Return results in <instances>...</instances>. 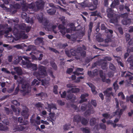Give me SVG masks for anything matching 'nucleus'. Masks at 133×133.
I'll return each instance as SVG.
<instances>
[{"label":"nucleus","mask_w":133,"mask_h":133,"mask_svg":"<svg viewBox=\"0 0 133 133\" xmlns=\"http://www.w3.org/2000/svg\"><path fill=\"white\" fill-rule=\"evenodd\" d=\"M99 126L101 129L104 130H106V127L105 125L103 123H101L99 124Z\"/></svg>","instance_id":"obj_46"},{"label":"nucleus","mask_w":133,"mask_h":133,"mask_svg":"<svg viewBox=\"0 0 133 133\" xmlns=\"http://www.w3.org/2000/svg\"><path fill=\"white\" fill-rule=\"evenodd\" d=\"M70 26L71 28L70 29L69 28L66 29V32L67 33L71 32L72 30H77L76 28H75V26L73 23H71L70 24Z\"/></svg>","instance_id":"obj_16"},{"label":"nucleus","mask_w":133,"mask_h":133,"mask_svg":"<svg viewBox=\"0 0 133 133\" xmlns=\"http://www.w3.org/2000/svg\"><path fill=\"white\" fill-rule=\"evenodd\" d=\"M126 72V71H122L121 73V76L122 77H125V78L127 77H129L131 76V75H133V73H132L128 71V73L126 74V75H125V74Z\"/></svg>","instance_id":"obj_19"},{"label":"nucleus","mask_w":133,"mask_h":133,"mask_svg":"<svg viewBox=\"0 0 133 133\" xmlns=\"http://www.w3.org/2000/svg\"><path fill=\"white\" fill-rule=\"evenodd\" d=\"M118 96L119 97L121 96V98L122 100H124L125 99V96L122 92H119L118 94Z\"/></svg>","instance_id":"obj_48"},{"label":"nucleus","mask_w":133,"mask_h":133,"mask_svg":"<svg viewBox=\"0 0 133 133\" xmlns=\"http://www.w3.org/2000/svg\"><path fill=\"white\" fill-rule=\"evenodd\" d=\"M35 84L37 85H38L39 84V82L37 79H34V80L31 82V85H34Z\"/></svg>","instance_id":"obj_39"},{"label":"nucleus","mask_w":133,"mask_h":133,"mask_svg":"<svg viewBox=\"0 0 133 133\" xmlns=\"http://www.w3.org/2000/svg\"><path fill=\"white\" fill-rule=\"evenodd\" d=\"M98 0H94V3L95 5V6H89L88 5H84V3H81V5L82 7L83 8H84L85 6H90L89 8V10H95L96 8L97 7V5L98 4Z\"/></svg>","instance_id":"obj_9"},{"label":"nucleus","mask_w":133,"mask_h":133,"mask_svg":"<svg viewBox=\"0 0 133 133\" xmlns=\"http://www.w3.org/2000/svg\"><path fill=\"white\" fill-rule=\"evenodd\" d=\"M37 18L40 22L42 23L45 26H46L45 28L47 29L48 30L52 31L55 34L57 33L56 30L57 25H52L51 24H49L48 25V21L45 18L43 17L42 14H40L38 15Z\"/></svg>","instance_id":"obj_2"},{"label":"nucleus","mask_w":133,"mask_h":133,"mask_svg":"<svg viewBox=\"0 0 133 133\" xmlns=\"http://www.w3.org/2000/svg\"><path fill=\"white\" fill-rule=\"evenodd\" d=\"M57 102L58 105L61 106L64 105L65 104L64 102L62 101L61 100H58Z\"/></svg>","instance_id":"obj_49"},{"label":"nucleus","mask_w":133,"mask_h":133,"mask_svg":"<svg viewBox=\"0 0 133 133\" xmlns=\"http://www.w3.org/2000/svg\"><path fill=\"white\" fill-rule=\"evenodd\" d=\"M77 54L80 53L81 56L83 57H84L86 56V52L85 51L82 50V48L81 47L77 48Z\"/></svg>","instance_id":"obj_12"},{"label":"nucleus","mask_w":133,"mask_h":133,"mask_svg":"<svg viewBox=\"0 0 133 133\" xmlns=\"http://www.w3.org/2000/svg\"><path fill=\"white\" fill-rule=\"evenodd\" d=\"M12 103L16 106H19L20 105V103L16 100H14L11 102Z\"/></svg>","instance_id":"obj_47"},{"label":"nucleus","mask_w":133,"mask_h":133,"mask_svg":"<svg viewBox=\"0 0 133 133\" xmlns=\"http://www.w3.org/2000/svg\"><path fill=\"white\" fill-rule=\"evenodd\" d=\"M107 66V63L105 62H103L101 65V68L103 70H105L106 69Z\"/></svg>","instance_id":"obj_43"},{"label":"nucleus","mask_w":133,"mask_h":133,"mask_svg":"<svg viewBox=\"0 0 133 133\" xmlns=\"http://www.w3.org/2000/svg\"><path fill=\"white\" fill-rule=\"evenodd\" d=\"M56 12V10L53 8L50 9L49 10H47V12L49 15H52L54 14Z\"/></svg>","instance_id":"obj_26"},{"label":"nucleus","mask_w":133,"mask_h":133,"mask_svg":"<svg viewBox=\"0 0 133 133\" xmlns=\"http://www.w3.org/2000/svg\"><path fill=\"white\" fill-rule=\"evenodd\" d=\"M35 106L37 108H42L43 107V104L41 102H38L35 105Z\"/></svg>","instance_id":"obj_61"},{"label":"nucleus","mask_w":133,"mask_h":133,"mask_svg":"<svg viewBox=\"0 0 133 133\" xmlns=\"http://www.w3.org/2000/svg\"><path fill=\"white\" fill-rule=\"evenodd\" d=\"M81 117L79 115H76L74 116L73 121L74 122H76L77 124L80 123L81 120Z\"/></svg>","instance_id":"obj_14"},{"label":"nucleus","mask_w":133,"mask_h":133,"mask_svg":"<svg viewBox=\"0 0 133 133\" xmlns=\"http://www.w3.org/2000/svg\"><path fill=\"white\" fill-rule=\"evenodd\" d=\"M112 87L108 88L104 91L103 92L105 96L108 98H110L111 96H114L113 93L112 91Z\"/></svg>","instance_id":"obj_7"},{"label":"nucleus","mask_w":133,"mask_h":133,"mask_svg":"<svg viewBox=\"0 0 133 133\" xmlns=\"http://www.w3.org/2000/svg\"><path fill=\"white\" fill-rule=\"evenodd\" d=\"M119 3L118 0H114L111 5V8H114L116 5H118Z\"/></svg>","instance_id":"obj_30"},{"label":"nucleus","mask_w":133,"mask_h":133,"mask_svg":"<svg viewBox=\"0 0 133 133\" xmlns=\"http://www.w3.org/2000/svg\"><path fill=\"white\" fill-rule=\"evenodd\" d=\"M43 78H40V79L41 80L39 81H41L42 85H45L47 83V81L45 79H42Z\"/></svg>","instance_id":"obj_45"},{"label":"nucleus","mask_w":133,"mask_h":133,"mask_svg":"<svg viewBox=\"0 0 133 133\" xmlns=\"http://www.w3.org/2000/svg\"><path fill=\"white\" fill-rule=\"evenodd\" d=\"M81 121L82 124L83 125H86L88 123V120L84 117H83L81 118Z\"/></svg>","instance_id":"obj_25"},{"label":"nucleus","mask_w":133,"mask_h":133,"mask_svg":"<svg viewBox=\"0 0 133 133\" xmlns=\"http://www.w3.org/2000/svg\"><path fill=\"white\" fill-rule=\"evenodd\" d=\"M48 73H49V75L52 77L53 78H55V77L53 75V73L52 71L51 70H49L48 71Z\"/></svg>","instance_id":"obj_53"},{"label":"nucleus","mask_w":133,"mask_h":133,"mask_svg":"<svg viewBox=\"0 0 133 133\" xmlns=\"http://www.w3.org/2000/svg\"><path fill=\"white\" fill-rule=\"evenodd\" d=\"M21 115L23 116L24 119H27L28 118L29 114H28V109L23 110L21 112Z\"/></svg>","instance_id":"obj_11"},{"label":"nucleus","mask_w":133,"mask_h":133,"mask_svg":"<svg viewBox=\"0 0 133 133\" xmlns=\"http://www.w3.org/2000/svg\"><path fill=\"white\" fill-rule=\"evenodd\" d=\"M83 131L85 133H90V131L89 129L86 128H83L82 129Z\"/></svg>","instance_id":"obj_57"},{"label":"nucleus","mask_w":133,"mask_h":133,"mask_svg":"<svg viewBox=\"0 0 133 133\" xmlns=\"http://www.w3.org/2000/svg\"><path fill=\"white\" fill-rule=\"evenodd\" d=\"M122 22L123 24L125 25H126L128 24H130L131 23V20L130 19H123L122 20Z\"/></svg>","instance_id":"obj_22"},{"label":"nucleus","mask_w":133,"mask_h":133,"mask_svg":"<svg viewBox=\"0 0 133 133\" xmlns=\"http://www.w3.org/2000/svg\"><path fill=\"white\" fill-rule=\"evenodd\" d=\"M87 84L91 88V90L93 94L96 95L97 93V92L96 90V87L92 83H88Z\"/></svg>","instance_id":"obj_13"},{"label":"nucleus","mask_w":133,"mask_h":133,"mask_svg":"<svg viewBox=\"0 0 133 133\" xmlns=\"http://www.w3.org/2000/svg\"><path fill=\"white\" fill-rule=\"evenodd\" d=\"M24 46H26V45L24 44L23 43L21 45L18 44L15 45L14 47L18 49H22Z\"/></svg>","instance_id":"obj_29"},{"label":"nucleus","mask_w":133,"mask_h":133,"mask_svg":"<svg viewBox=\"0 0 133 133\" xmlns=\"http://www.w3.org/2000/svg\"><path fill=\"white\" fill-rule=\"evenodd\" d=\"M76 99V96L72 94H69L67 95L66 97V99L67 100H72L74 101Z\"/></svg>","instance_id":"obj_18"},{"label":"nucleus","mask_w":133,"mask_h":133,"mask_svg":"<svg viewBox=\"0 0 133 133\" xmlns=\"http://www.w3.org/2000/svg\"><path fill=\"white\" fill-rule=\"evenodd\" d=\"M18 121L20 123H22L23 124H26V123L25 122L24 123L23 122V120L22 117H19L18 119Z\"/></svg>","instance_id":"obj_54"},{"label":"nucleus","mask_w":133,"mask_h":133,"mask_svg":"<svg viewBox=\"0 0 133 133\" xmlns=\"http://www.w3.org/2000/svg\"><path fill=\"white\" fill-rule=\"evenodd\" d=\"M20 83L22 84V90L21 91L23 92V95L24 96L29 93L31 91V87L29 83L26 82H24L23 80H21Z\"/></svg>","instance_id":"obj_6"},{"label":"nucleus","mask_w":133,"mask_h":133,"mask_svg":"<svg viewBox=\"0 0 133 133\" xmlns=\"http://www.w3.org/2000/svg\"><path fill=\"white\" fill-rule=\"evenodd\" d=\"M26 27V25L24 23H23L19 26V28L22 30H25Z\"/></svg>","instance_id":"obj_55"},{"label":"nucleus","mask_w":133,"mask_h":133,"mask_svg":"<svg viewBox=\"0 0 133 133\" xmlns=\"http://www.w3.org/2000/svg\"><path fill=\"white\" fill-rule=\"evenodd\" d=\"M107 12L108 17L109 18H111L110 20V22L115 25H117L119 20L120 16L114 13L113 10L110 8L107 9Z\"/></svg>","instance_id":"obj_4"},{"label":"nucleus","mask_w":133,"mask_h":133,"mask_svg":"<svg viewBox=\"0 0 133 133\" xmlns=\"http://www.w3.org/2000/svg\"><path fill=\"white\" fill-rule=\"evenodd\" d=\"M99 75L100 77L102 78V81L103 82H105L106 80V77L105 75H103V71L102 70L99 71Z\"/></svg>","instance_id":"obj_24"},{"label":"nucleus","mask_w":133,"mask_h":133,"mask_svg":"<svg viewBox=\"0 0 133 133\" xmlns=\"http://www.w3.org/2000/svg\"><path fill=\"white\" fill-rule=\"evenodd\" d=\"M112 60V58L110 57L106 56L104 57V60L105 61H110Z\"/></svg>","instance_id":"obj_63"},{"label":"nucleus","mask_w":133,"mask_h":133,"mask_svg":"<svg viewBox=\"0 0 133 133\" xmlns=\"http://www.w3.org/2000/svg\"><path fill=\"white\" fill-rule=\"evenodd\" d=\"M66 96V93L65 91L63 92L62 94H61V96L62 98H65Z\"/></svg>","instance_id":"obj_64"},{"label":"nucleus","mask_w":133,"mask_h":133,"mask_svg":"<svg viewBox=\"0 0 133 133\" xmlns=\"http://www.w3.org/2000/svg\"><path fill=\"white\" fill-rule=\"evenodd\" d=\"M58 88V86L55 85L54 86L53 89V92L56 95H57L58 94L57 89Z\"/></svg>","instance_id":"obj_41"},{"label":"nucleus","mask_w":133,"mask_h":133,"mask_svg":"<svg viewBox=\"0 0 133 133\" xmlns=\"http://www.w3.org/2000/svg\"><path fill=\"white\" fill-rule=\"evenodd\" d=\"M91 114V112L90 109H88L85 112L84 114V115L85 117L88 116H89Z\"/></svg>","instance_id":"obj_40"},{"label":"nucleus","mask_w":133,"mask_h":133,"mask_svg":"<svg viewBox=\"0 0 133 133\" xmlns=\"http://www.w3.org/2000/svg\"><path fill=\"white\" fill-rule=\"evenodd\" d=\"M89 94H82L80 96V98L82 99H86L85 97L89 96Z\"/></svg>","instance_id":"obj_60"},{"label":"nucleus","mask_w":133,"mask_h":133,"mask_svg":"<svg viewBox=\"0 0 133 133\" xmlns=\"http://www.w3.org/2000/svg\"><path fill=\"white\" fill-rule=\"evenodd\" d=\"M128 62L130 63V66L133 63V56L131 55L127 59Z\"/></svg>","instance_id":"obj_34"},{"label":"nucleus","mask_w":133,"mask_h":133,"mask_svg":"<svg viewBox=\"0 0 133 133\" xmlns=\"http://www.w3.org/2000/svg\"><path fill=\"white\" fill-rule=\"evenodd\" d=\"M11 28H9L7 29L5 31H0V35H2L5 34V36L6 37H10L12 39V42H14V41H17L18 39L22 37L23 39H26L27 37V36L24 34V32L22 31L21 32H19L16 29H15L13 31L14 34L15 36V38L12 37L10 34H8V33L11 31Z\"/></svg>","instance_id":"obj_1"},{"label":"nucleus","mask_w":133,"mask_h":133,"mask_svg":"<svg viewBox=\"0 0 133 133\" xmlns=\"http://www.w3.org/2000/svg\"><path fill=\"white\" fill-rule=\"evenodd\" d=\"M5 120L4 121H0V130L3 131H5L8 129V128L7 126H5L4 125L5 124V125H8L9 123V122H5Z\"/></svg>","instance_id":"obj_8"},{"label":"nucleus","mask_w":133,"mask_h":133,"mask_svg":"<svg viewBox=\"0 0 133 133\" xmlns=\"http://www.w3.org/2000/svg\"><path fill=\"white\" fill-rule=\"evenodd\" d=\"M19 90V85H18L17 87L16 88L15 91L14 92V95L17 94Z\"/></svg>","instance_id":"obj_44"},{"label":"nucleus","mask_w":133,"mask_h":133,"mask_svg":"<svg viewBox=\"0 0 133 133\" xmlns=\"http://www.w3.org/2000/svg\"><path fill=\"white\" fill-rule=\"evenodd\" d=\"M1 71L7 74L10 73V72L9 71L7 70L6 69L4 68H2L1 69Z\"/></svg>","instance_id":"obj_62"},{"label":"nucleus","mask_w":133,"mask_h":133,"mask_svg":"<svg viewBox=\"0 0 133 133\" xmlns=\"http://www.w3.org/2000/svg\"><path fill=\"white\" fill-rule=\"evenodd\" d=\"M79 35L81 36L82 37L85 34V31H84V29H83L81 30H80L79 31Z\"/></svg>","instance_id":"obj_51"},{"label":"nucleus","mask_w":133,"mask_h":133,"mask_svg":"<svg viewBox=\"0 0 133 133\" xmlns=\"http://www.w3.org/2000/svg\"><path fill=\"white\" fill-rule=\"evenodd\" d=\"M109 68L111 70L113 71H115L116 69L115 66L112 63L110 64Z\"/></svg>","instance_id":"obj_50"},{"label":"nucleus","mask_w":133,"mask_h":133,"mask_svg":"<svg viewBox=\"0 0 133 133\" xmlns=\"http://www.w3.org/2000/svg\"><path fill=\"white\" fill-rule=\"evenodd\" d=\"M80 91V89L78 88H72L71 89L67 91V93H69L72 92L73 93H76L79 92Z\"/></svg>","instance_id":"obj_15"},{"label":"nucleus","mask_w":133,"mask_h":133,"mask_svg":"<svg viewBox=\"0 0 133 133\" xmlns=\"http://www.w3.org/2000/svg\"><path fill=\"white\" fill-rule=\"evenodd\" d=\"M49 49L56 54L59 53V52L57 50L54 48L49 47Z\"/></svg>","instance_id":"obj_59"},{"label":"nucleus","mask_w":133,"mask_h":133,"mask_svg":"<svg viewBox=\"0 0 133 133\" xmlns=\"http://www.w3.org/2000/svg\"><path fill=\"white\" fill-rule=\"evenodd\" d=\"M93 23L90 22L89 25V29L88 32V38L89 39L90 38L91 32L92 31V29L93 26Z\"/></svg>","instance_id":"obj_20"},{"label":"nucleus","mask_w":133,"mask_h":133,"mask_svg":"<svg viewBox=\"0 0 133 133\" xmlns=\"http://www.w3.org/2000/svg\"><path fill=\"white\" fill-rule=\"evenodd\" d=\"M38 69L37 71L34 72L33 74L38 80H40V78H44L46 76V68L45 66L39 65Z\"/></svg>","instance_id":"obj_5"},{"label":"nucleus","mask_w":133,"mask_h":133,"mask_svg":"<svg viewBox=\"0 0 133 133\" xmlns=\"http://www.w3.org/2000/svg\"><path fill=\"white\" fill-rule=\"evenodd\" d=\"M15 129L16 131H22L24 129V127L23 125H19L17 126Z\"/></svg>","instance_id":"obj_27"},{"label":"nucleus","mask_w":133,"mask_h":133,"mask_svg":"<svg viewBox=\"0 0 133 133\" xmlns=\"http://www.w3.org/2000/svg\"><path fill=\"white\" fill-rule=\"evenodd\" d=\"M4 110L5 112L7 115H9L10 114H12V111L11 109L6 107H4Z\"/></svg>","instance_id":"obj_31"},{"label":"nucleus","mask_w":133,"mask_h":133,"mask_svg":"<svg viewBox=\"0 0 133 133\" xmlns=\"http://www.w3.org/2000/svg\"><path fill=\"white\" fill-rule=\"evenodd\" d=\"M31 68L32 69L33 71H36L38 68L37 67V65L36 64H32V66Z\"/></svg>","instance_id":"obj_52"},{"label":"nucleus","mask_w":133,"mask_h":133,"mask_svg":"<svg viewBox=\"0 0 133 133\" xmlns=\"http://www.w3.org/2000/svg\"><path fill=\"white\" fill-rule=\"evenodd\" d=\"M98 55L94 56L93 57H92L91 58V57L90 58H87L86 60V62L88 63L90 61L92 60V59H94L95 57H97Z\"/></svg>","instance_id":"obj_56"},{"label":"nucleus","mask_w":133,"mask_h":133,"mask_svg":"<svg viewBox=\"0 0 133 133\" xmlns=\"http://www.w3.org/2000/svg\"><path fill=\"white\" fill-rule=\"evenodd\" d=\"M58 28L60 32L61 33L63 36L64 35L66 32V29L65 26L62 24H60L58 25Z\"/></svg>","instance_id":"obj_10"},{"label":"nucleus","mask_w":133,"mask_h":133,"mask_svg":"<svg viewBox=\"0 0 133 133\" xmlns=\"http://www.w3.org/2000/svg\"><path fill=\"white\" fill-rule=\"evenodd\" d=\"M15 88V84L14 83L13 84L12 87L8 90V92L9 93H11V92H12L14 91V90Z\"/></svg>","instance_id":"obj_42"},{"label":"nucleus","mask_w":133,"mask_h":133,"mask_svg":"<svg viewBox=\"0 0 133 133\" xmlns=\"http://www.w3.org/2000/svg\"><path fill=\"white\" fill-rule=\"evenodd\" d=\"M49 114V116L47 118V120L50 121H54V118L55 115V113L50 112Z\"/></svg>","instance_id":"obj_17"},{"label":"nucleus","mask_w":133,"mask_h":133,"mask_svg":"<svg viewBox=\"0 0 133 133\" xmlns=\"http://www.w3.org/2000/svg\"><path fill=\"white\" fill-rule=\"evenodd\" d=\"M36 6L34 3H31V4H26L23 6L22 10L26 11L28 8L34 11H36L37 10L42 8L44 6V2L43 0H38L35 3Z\"/></svg>","instance_id":"obj_3"},{"label":"nucleus","mask_w":133,"mask_h":133,"mask_svg":"<svg viewBox=\"0 0 133 133\" xmlns=\"http://www.w3.org/2000/svg\"><path fill=\"white\" fill-rule=\"evenodd\" d=\"M70 53L71 55H72L73 56H75L77 55V49L76 50L73 49H71L70 50Z\"/></svg>","instance_id":"obj_38"},{"label":"nucleus","mask_w":133,"mask_h":133,"mask_svg":"<svg viewBox=\"0 0 133 133\" xmlns=\"http://www.w3.org/2000/svg\"><path fill=\"white\" fill-rule=\"evenodd\" d=\"M87 104L85 103H83L82 104L81 107V109L82 111H85L87 109Z\"/></svg>","instance_id":"obj_37"},{"label":"nucleus","mask_w":133,"mask_h":133,"mask_svg":"<svg viewBox=\"0 0 133 133\" xmlns=\"http://www.w3.org/2000/svg\"><path fill=\"white\" fill-rule=\"evenodd\" d=\"M96 122V119L95 117H92L91 118L89 121L90 125L92 126L94 125Z\"/></svg>","instance_id":"obj_21"},{"label":"nucleus","mask_w":133,"mask_h":133,"mask_svg":"<svg viewBox=\"0 0 133 133\" xmlns=\"http://www.w3.org/2000/svg\"><path fill=\"white\" fill-rule=\"evenodd\" d=\"M34 19L33 18H30L29 17H26L25 19V20L27 23H30L31 24L33 23Z\"/></svg>","instance_id":"obj_33"},{"label":"nucleus","mask_w":133,"mask_h":133,"mask_svg":"<svg viewBox=\"0 0 133 133\" xmlns=\"http://www.w3.org/2000/svg\"><path fill=\"white\" fill-rule=\"evenodd\" d=\"M50 63V65L54 70L56 71L57 70V65L54 61H51Z\"/></svg>","instance_id":"obj_28"},{"label":"nucleus","mask_w":133,"mask_h":133,"mask_svg":"<svg viewBox=\"0 0 133 133\" xmlns=\"http://www.w3.org/2000/svg\"><path fill=\"white\" fill-rule=\"evenodd\" d=\"M91 104L94 107H96L97 105L96 101L95 100L92 99L91 101Z\"/></svg>","instance_id":"obj_58"},{"label":"nucleus","mask_w":133,"mask_h":133,"mask_svg":"<svg viewBox=\"0 0 133 133\" xmlns=\"http://www.w3.org/2000/svg\"><path fill=\"white\" fill-rule=\"evenodd\" d=\"M70 126V124H66L63 125V129L65 131L69 129Z\"/></svg>","instance_id":"obj_36"},{"label":"nucleus","mask_w":133,"mask_h":133,"mask_svg":"<svg viewBox=\"0 0 133 133\" xmlns=\"http://www.w3.org/2000/svg\"><path fill=\"white\" fill-rule=\"evenodd\" d=\"M102 115L103 117L106 118V119L108 118L110 119L113 117L112 116H110V114H108V113L103 114Z\"/></svg>","instance_id":"obj_32"},{"label":"nucleus","mask_w":133,"mask_h":133,"mask_svg":"<svg viewBox=\"0 0 133 133\" xmlns=\"http://www.w3.org/2000/svg\"><path fill=\"white\" fill-rule=\"evenodd\" d=\"M14 70L18 75H21L22 74V70L21 68L15 67L14 68Z\"/></svg>","instance_id":"obj_23"},{"label":"nucleus","mask_w":133,"mask_h":133,"mask_svg":"<svg viewBox=\"0 0 133 133\" xmlns=\"http://www.w3.org/2000/svg\"><path fill=\"white\" fill-rule=\"evenodd\" d=\"M117 80L113 84L114 89L115 91L118 90L119 87L117 83Z\"/></svg>","instance_id":"obj_35"}]
</instances>
